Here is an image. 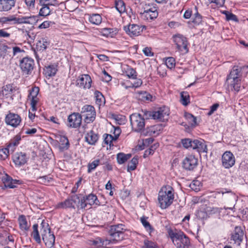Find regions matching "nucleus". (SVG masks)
<instances>
[{"label": "nucleus", "mask_w": 248, "mask_h": 248, "mask_svg": "<svg viewBox=\"0 0 248 248\" xmlns=\"http://www.w3.org/2000/svg\"><path fill=\"white\" fill-rule=\"evenodd\" d=\"M174 199V190L169 185L163 186L158 192V201L161 209H166L173 202Z\"/></svg>", "instance_id": "1"}, {"label": "nucleus", "mask_w": 248, "mask_h": 248, "mask_svg": "<svg viewBox=\"0 0 248 248\" xmlns=\"http://www.w3.org/2000/svg\"><path fill=\"white\" fill-rule=\"evenodd\" d=\"M168 233L176 248H189L190 247L189 238L182 232L169 230Z\"/></svg>", "instance_id": "2"}, {"label": "nucleus", "mask_w": 248, "mask_h": 248, "mask_svg": "<svg viewBox=\"0 0 248 248\" xmlns=\"http://www.w3.org/2000/svg\"><path fill=\"white\" fill-rule=\"evenodd\" d=\"M242 68L234 66L226 79V83L232 90L238 92L240 88V77Z\"/></svg>", "instance_id": "3"}, {"label": "nucleus", "mask_w": 248, "mask_h": 248, "mask_svg": "<svg viewBox=\"0 0 248 248\" xmlns=\"http://www.w3.org/2000/svg\"><path fill=\"white\" fill-rule=\"evenodd\" d=\"M40 233L46 246L49 248L53 247L55 244V237L51 231L48 223L44 220L41 224Z\"/></svg>", "instance_id": "4"}, {"label": "nucleus", "mask_w": 248, "mask_h": 248, "mask_svg": "<svg viewBox=\"0 0 248 248\" xmlns=\"http://www.w3.org/2000/svg\"><path fill=\"white\" fill-rule=\"evenodd\" d=\"M169 114V108L165 106L160 107L153 112L150 111H145L144 112L146 119H148V116H152L154 119L162 122L168 120Z\"/></svg>", "instance_id": "5"}, {"label": "nucleus", "mask_w": 248, "mask_h": 248, "mask_svg": "<svg viewBox=\"0 0 248 248\" xmlns=\"http://www.w3.org/2000/svg\"><path fill=\"white\" fill-rule=\"evenodd\" d=\"M125 230L124 226L122 224L111 226L108 233L112 239L108 240L110 241V244L122 240L124 238V232Z\"/></svg>", "instance_id": "6"}, {"label": "nucleus", "mask_w": 248, "mask_h": 248, "mask_svg": "<svg viewBox=\"0 0 248 248\" xmlns=\"http://www.w3.org/2000/svg\"><path fill=\"white\" fill-rule=\"evenodd\" d=\"M132 129L137 132H142L145 126V118L139 113H133L130 116Z\"/></svg>", "instance_id": "7"}, {"label": "nucleus", "mask_w": 248, "mask_h": 248, "mask_svg": "<svg viewBox=\"0 0 248 248\" xmlns=\"http://www.w3.org/2000/svg\"><path fill=\"white\" fill-rule=\"evenodd\" d=\"M80 114L84 117L85 122L88 124L93 122L96 117L94 108L89 105H85L81 108Z\"/></svg>", "instance_id": "8"}, {"label": "nucleus", "mask_w": 248, "mask_h": 248, "mask_svg": "<svg viewBox=\"0 0 248 248\" xmlns=\"http://www.w3.org/2000/svg\"><path fill=\"white\" fill-rule=\"evenodd\" d=\"M174 43L176 46L177 49L185 53L188 52L187 45L188 44L187 38L180 34L174 35L172 37Z\"/></svg>", "instance_id": "9"}, {"label": "nucleus", "mask_w": 248, "mask_h": 248, "mask_svg": "<svg viewBox=\"0 0 248 248\" xmlns=\"http://www.w3.org/2000/svg\"><path fill=\"white\" fill-rule=\"evenodd\" d=\"M141 18L147 21H151L156 18L158 16V12L155 7L145 6L143 8V12H140Z\"/></svg>", "instance_id": "10"}, {"label": "nucleus", "mask_w": 248, "mask_h": 248, "mask_svg": "<svg viewBox=\"0 0 248 248\" xmlns=\"http://www.w3.org/2000/svg\"><path fill=\"white\" fill-rule=\"evenodd\" d=\"M67 125L71 128L79 127L82 122V116L79 113L74 112L68 116Z\"/></svg>", "instance_id": "11"}, {"label": "nucleus", "mask_w": 248, "mask_h": 248, "mask_svg": "<svg viewBox=\"0 0 248 248\" xmlns=\"http://www.w3.org/2000/svg\"><path fill=\"white\" fill-rule=\"evenodd\" d=\"M34 65L33 59L25 57L23 58L20 62V66L22 71L26 74H29L33 70Z\"/></svg>", "instance_id": "12"}, {"label": "nucleus", "mask_w": 248, "mask_h": 248, "mask_svg": "<svg viewBox=\"0 0 248 248\" xmlns=\"http://www.w3.org/2000/svg\"><path fill=\"white\" fill-rule=\"evenodd\" d=\"M38 21V17L35 16H25L16 17L14 15V24H35Z\"/></svg>", "instance_id": "13"}, {"label": "nucleus", "mask_w": 248, "mask_h": 248, "mask_svg": "<svg viewBox=\"0 0 248 248\" xmlns=\"http://www.w3.org/2000/svg\"><path fill=\"white\" fill-rule=\"evenodd\" d=\"M146 28L144 25L139 26L137 24L130 25L128 27H124V30L131 36H138Z\"/></svg>", "instance_id": "14"}, {"label": "nucleus", "mask_w": 248, "mask_h": 248, "mask_svg": "<svg viewBox=\"0 0 248 248\" xmlns=\"http://www.w3.org/2000/svg\"><path fill=\"white\" fill-rule=\"evenodd\" d=\"M221 160L222 165L226 169L232 167L235 161L233 155L229 151H226L223 154Z\"/></svg>", "instance_id": "15"}, {"label": "nucleus", "mask_w": 248, "mask_h": 248, "mask_svg": "<svg viewBox=\"0 0 248 248\" xmlns=\"http://www.w3.org/2000/svg\"><path fill=\"white\" fill-rule=\"evenodd\" d=\"M5 121L7 125L16 127L19 125L21 119L18 114L9 113L6 116Z\"/></svg>", "instance_id": "16"}, {"label": "nucleus", "mask_w": 248, "mask_h": 248, "mask_svg": "<svg viewBox=\"0 0 248 248\" xmlns=\"http://www.w3.org/2000/svg\"><path fill=\"white\" fill-rule=\"evenodd\" d=\"M92 82L91 78L88 75H82L77 80V85L84 89H90Z\"/></svg>", "instance_id": "17"}, {"label": "nucleus", "mask_w": 248, "mask_h": 248, "mask_svg": "<svg viewBox=\"0 0 248 248\" xmlns=\"http://www.w3.org/2000/svg\"><path fill=\"white\" fill-rule=\"evenodd\" d=\"M198 159L192 155L186 156L183 162L184 168L188 170H193L197 165Z\"/></svg>", "instance_id": "18"}, {"label": "nucleus", "mask_w": 248, "mask_h": 248, "mask_svg": "<svg viewBox=\"0 0 248 248\" xmlns=\"http://www.w3.org/2000/svg\"><path fill=\"white\" fill-rule=\"evenodd\" d=\"M244 233L240 227L237 226L232 234L231 239L237 245H240L243 239Z\"/></svg>", "instance_id": "19"}, {"label": "nucleus", "mask_w": 248, "mask_h": 248, "mask_svg": "<svg viewBox=\"0 0 248 248\" xmlns=\"http://www.w3.org/2000/svg\"><path fill=\"white\" fill-rule=\"evenodd\" d=\"M192 148L196 150L199 153H207V145L202 140H193Z\"/></svg>", "instance_id": "20"}, {"label": "nucleus", "mask_w": 248, "mask_h": 248, "mask_svg": "<svg viewBox=\"0 0 248 248\" xmlns=\"http://www.w3.org/2000/svg\"><path fill=\"white\" fill-rule=\"evenodd\" d=\"M13 160L17 166H21L27 161V157L24 153H16L13 155Z\"/></svg>", "instance_id": "21"}, {"label": "nucleus", "mask_w": 248, "mask_h": 248, "mask_svg": "<svg viewBox=\"0 0 248 248\" xmlns=\"http://www.w3.org/2000/svg\"><path fill=\"white\" fill-rule=\"evenodd\" d=\"M16 0H0V12H8L15 6Z\"/></svg>", "instance_id": "22"}, {"label": "nucleus", "mask_w": 248, "mask_h": 248, "mask_svg": "<svg viewBox=\"0 0 248 248\" xmlns=\"http://www.w3.org/2000/svg\"><path fill=\"white\" fill-rule=\"evenodd\" d=\"M12 58V47L5 45H0V58L8 60Z\"/></svg>", "instance_id": "23"}, {"label": "nucleus", "mask_w": 248, "mask_h": 248, "mask_svg": "<svg viewBox=\"0 0 248 248\" xmlns=\"http://www.w3.org/2000/svg\"><path fill=\"white\" fill-rule=\"evenodd\" d=\"M118 32L117 28H105L99 30V34L106 37H114Z\"/></svg>", "instance_id": "24"}, {"label": "nucleus", "mask_w": 248, "mask_h": 248, "mask_svg": "<svg viewBox=\"0 0 248 248\" xmlns=\"http://www.w3.org/2000/svg\"><path fill=\"white\" fill-rule=\"evenodd\" d=\"M98 135L93 130H90L85 135L86 141L90 145H95L98 140Z\"/></svg>", "instance_id": "25"}, {"label": "nucleus", "mask_w": 248, "mask_h": 248, "mask_svg": "<svg viewBox=\"0 0 248 248\" xmlns=\"http://www.w3.org/2000/svg\"><path fill=\"white\" fill-rule=\"evenodd\" d=\"M2 181L5 187L13 188L16 186L18 181L13 179L11 177L6 174L2 178Z\"/></svg>", "instance_id": "26"}, {"label": "nucleus", "mask_w": 248, "mask_h": 248, "mask_svg": "<svg viewBox=\"0 0 248 248\" xmlns=\"http://www.w3.org/2000/svg\"><path fill=\"white\" fill-rule=\"evenodd\" d=\"M57 66L56 64H51L47 66H46L44 70L45 76L47 77L54 76L57 71Z\"/></svg>", "instance_id": "27"}, {"label": "nucleus", "mask_w": 248, "mask_h": 248, "mask_svg": "<svg viewBox=\"0 0 248 248\" xmlns=\"http://www.w3.org/2000/svg\"><path fill=\"white\" fill-rule=\"evenodd\" d=\"M39 4L42 7L39 10V15L43 16H46L51 14V9L43 1L41 3V0H39Z\"/></svg>", "instance_id": "28"}, {"label": "nucleus", "mask_w": 248, "mask_h": 248, "mask_svg": "<svg viewBox=\"0 0 248 248\" xmlns=\"http://www.w3.org/2000/svg\"><path fill=\"white\" fill-rule=\"evenodd\" d=\"M18 222L20 228L24 231H28L30 228V225L28 224L26 217L23 215H21L18 217Z\"/></svg>", "instance_id": "29"}, {"label": "nucleus", "mask_w": 248, "mask_h": 248, "mask_svg": "<svg viewBox=\"0 0 248 248\" xmlns=\"http://www.w3.org/2000/svg\"><path fill=\"white\" fill-rule=\"evenodd\" d=\"M102 19L101 16L97 14H93L89 16V21L94 25H99L102 22Z\"/></svg>", "instance_id": "30"}, {"label": "nucleus", "mask_w": 248, "mask_h": 248, "mask_svg": "<svg viewBox=\"0 0 248 248\" xmlns=\"http://www.w3.org/2000/svg\"><path fill=\"white\" fill-rule=\"evenodd\" d=\"M94 97L95 98V103L98 106L104 105L105 99L101 92L96 91L94 92Z\"/></svg>", "instance_id": "31"}, {"label": "nucleus", "mask_w": 248, "mask_h": 248, "mask_svg": "<svg viewBox=\"0 0 248 248\" xmlns=\"http://www.w3.org/2000/svg\"><path fill=\"white\" fill-rule=\"evenodd\" d=\"M49 45V42L46 38H42L37 43V47L40 50H45Z\"/></svg>", "instance_id": "32"}, {"label": "nucleus", "mask_w": 248, "mask_h": 248, "mask_svg": "<svg viewBox=\"0 0 248 248\" xmlns=\"http://www.w3.org/2000/svg\"><path fill=\"white\" fill-rule=\"evenodd\" d=\"M33 232L31 233V236L34 239V240L37 243H41V238L39 232L38 230V225L37 224H35L32 226Z\"/></svg>", "instance_id": "33"}, {"label": "nucleus", "mask_w": 248, "mask_h": 248, "mask_svg": "<svg viewBox=\"0 0 248 248\" xmlns=\"http://www.w3.org/2000/svg\"><path fill=\"white\" fill-rule=\"evenodd\" d=\"M85 197L86 199L87 203L89 205L91 206L94 204L96 205L99 204V201L95 195L90 194Z\"/></svg>", "instance_id": "34"}, {"label": "nucleus", "mask_w": 248, "mask_h": 248, "mask_svg": "<svg viewBox=\"0 0 248 248\" xmlns=\"http://www.w3.org/2000/svg\"><path fill=\"white\" fill-rule=\"evenodd\" d=\"M131 156V154H124L122 153H119L117 156L118 163L122 164L125 162Z\"/></svg>", "instance_id": "35"}, {"label": "nucleus", "mask_w": 248, "mask_h": 248, "mask_svg": "<svg viewBox=\"0 0 248 248\" xmlns=\"http://www.w3.org/2000/svg\"><path fill=\"white\" fill-rule=\"evenodd\" d=\"M16 89L14 87H13V85L11 84L6 85V86L3 87V89L2 90V94L4 95H11L15 91Z\"/></svg>", "instance_id": "36"}, {"label": "nucleus", "mask_w": 248, "mask_h": 248, "mask_svg": "<svg viewBox=\"0 0 248 248\" xmlns=\"http://www.w3.org/2000/svg\"><path fill=\"white\" fill-rule=\"evenodd\" d=\"M181 103L184 106H187L190 103L189 95L186 92L181 93Z\"/></svg>", "instance_id": "37"}, {"label": "nucleus", "mask_w": 248, "mask_h": 248, "mask_svg": "<svg viewBox=\"0 0 248 248\" xmlns=\"http://www.w3.org/2000/svg\"><path fill=\"white\" fill-rule=\"evenodd\" d=\"M138 163V159L137 157H134L130 162L127 165V170L130 172L132 170H134L137 167V165Z\"/></svg>", "instance_id": "38"}, {"label": "nucleus", "mask_w": 248, "mask_h": 248, "mask_svg": "<svg viewBox=\"0 0 248 248\" xmlns=\"http://www.w3.org/2000/svg\"><path fill=\"white\" fill-rule=\"evenodd\" d=\"M115 7L121 14L125 12V4L122 0H118L115 2Z\"/></svg>", "instance_id": "39"}, {"label": "nucleus", "mask_w": 248, "mask_h": 248, "mask_svg": "<svg viewBox=\"0 0 248 248\" xmlns=\"http://www.w3.org/2000/svg\"><path fill=\"white\" fill-rule=\"evenodd\" d=\"M11 22L14 24V15L0 17V23L2 24H11Z\"/></svg>", "instance_id": "40"}, {"label": "nucleus", "mask_w": 248, "mask_h": 248, "mask_svg": "<svg viewBox=\"0 0 248 248\" xmlns=\"http://www.w3.org/2000/svg\"><path fill=\"white\" fill-rule=\"evenodd\" d=\"M162 129L161 125H155L151 126L149 128L148 132L150 135H158L159 133V131Z\"/></svg>", "instance_id": "41"}, {"label": "nucleus", "mask_w": 248, "mask_h": 248, "mask_svg": "<svg viewBox=\"0 0 248 248\" xmlns=\"http://www.w3.org/2000/svg\"><path fill=\"white\" fill-rule=\"evenodd\" d=\"M57 207L59 208H72L71 198L66 199L63 202L58 203Z\"/></svg>", "instance_id": "42"}, {"label": "nucleus", "mask_w": 248, "mask_h": 248, "mask_svg": "<svg viewBox=\"0 0 248 248\" xmlns=\"http://www.w3.org/2000/svg\"><path fill=\"white\" fill-rule=\"evenodd\" d=\"M60 141L62 142L60 145V148L62 150L68 149L69 146L68 139L65 137H62L60 139Z\"/></svg>", "instance_id": "43"}, {"label": "nucleus", "mask_w": 248, "mask_h": 248, "mask_svg": "<svg viewBox=\"0 0 248 248\" xmlns=\"http://www.w3.org/2000/svg\"><path fill=\"white\" fill-rule=\"evenodd\" d=\"M147 217H141L140 220L143 226L146 229V230L148 231L149 233H151L153 231V229L150 224L149 222L147 220Z\"/></svg>", "instance_id": "44"}, {"label": "nucleus", "mask_w": 248, "mask_h": 248, "mask_svg": "<svg viewBox=\"0 0 248 248\" xmlns=\"http://www.w3.org/2000/svg\"><path fill=\"white\" fill-rule=\"evenodd\" d=\"M222 13L225 15L227 20H232L236 22L238 21L237 16L232 13L227 11H224Z\"/></svg>", "instance_id": "45"}, {"label": "nucleus", "mask_w": 248, "mask_h": 248, "mask_svg": "<svg viewBox=\"0 0 248 248\" xmlns=\"http://www.w3.org/2000/svg\"><path fill=\"white\" fill-rule=\"evenodd\" d=\"M165 64L168 68L172 69L175 67V60L172 57L167 58L165 61Z\"/></svg>", "instance_id": "46"}, {"label": "nucleus", "mask_w": 248, "mask_h": 248, "mask_svg": "<svg viewBox=\"0 0 248 248\" xmlns=\"http://www.w3.org/2000/svg\"><path fill=\"white\" fill-rule=\"evenodd\" d=\"M100 160L96 159L90 163L88 165V172H91L94 170L99 164Z\"/></svg>", "instance_id": "47"}, {"label": "nucleus", "mask_w": 248, "mask_h": 248, "mask_svg": "<svg viewBox=\"0 0 248 248\" xmlns=\"http://www.w3.org/2000/svg\"><path fill=\"white\" fill-rule=\"evenodd\" d=\"M71 203L73 208L77 207L78 208V204L79 203V197L77 195H73L71 197Z\"/></svg>", "instance_id": "48"}, {"label": "nucleus", "mask_w": 248, "mask_h": 248, "mask_svg": "<svg viewBox=\"0 0 248 248\" xmlns=\"http://www.w3.org/2000/svg\"><path fill=\"white\" fill-rule=\"evenodd\" d=\"M181 142L185 148L188 149L189 148H192V144H193V140L190 139H184L181 140Z\"/></svg>", "instance_id": "49"}, {"label": "nucleus", "mask_w": 248, "mask_h": 248, "mask_svg": "<svg viewBox=\"0 0 248 248\" xmlns=\"http://www.w3.org/2000/svg\"><path fill=\"white\" fill-rule=\"evenodd\" d=\"M9 155V149L7 148L0 149V160H5Z\"/></svg>", "instance_id": "50"}, {"label": "nucleus", "mask_w": 248, "mask_h": 248, "mask_svg": "<svg viewBox=\"0 0 248 248\" xmlns=\"http://www.w3.org/2000/svg\"><path fill=\"white\" fill-rule=\"evenodd\" d=\"M126 74L128 78L132 79H136L137 76L136 70L132 68H128L127 70Z\"/></svg>", "instance_id": "51"}, {"label": "nucleus", "mask_w": 248, "mask_h": 248, "mask_svg": "<svg viewBox=\"0 0 248 248\" xmlns=\"http://www.w3.org/2000/svg\"><path fill=\"white\" fill-rule=\"evenodd\" d=\"M104 141L106 144L111 145V143L114 140H116L115 138H114L112 135L110 134H105L104 135Z\"/></svg>", "instance_id": "52"}, {"label": "nucleus", "mask_w": 248, "mask_h": 248, "mask_svg": "<svg viewBox=\"0 0 248 248\" xmlns=\"http://www.w3.org/2000/svg\"><path fill=\"white\" fill-rule=\"evenodd\" d=\"M53 24H54V22L47 20L45 21L39 26L38 28L40 29H47Z\"/></svg>", "instance_id": "53"}, {"label": "nucleus", "mask_w": 248, "mask_h": 248, "mask_svg": "<svg viewBox=\"0 0 248 248\" xmlns=\"http://www.w3.org/2000/svg\"><path fill=\"white\" fill-rule=\"evenodd\" d=\"M142 248H158V247L155 243L152 241L145 240L144 241V245L143 246Z\"/></svg>", "instance_id": "54"}, {"label": "nucleus", "mask_w": 248, "mask_h": 248, "mask_svg": "<svg viewBox=\"0 0 248 248\" xmlns=\"http://www.w3.org/2000/svg\"><path fill=\"white\" fill-rule=\"evenodd\" d=\"M88 203L85 197H82L81 199L79 198V203L78 204V208L84 209L87 207Z\"/></svg>", "instance_id": "55"}, {"label": "nucleus", "mask_w": 248, "mask_h": 248, "mask_svg": "<svg viewBox=\"0 0 248 248\" xmlns=\"http://www.w3.org/2000/svg\"><path fill=\"white\" fill-rule=\"evenodd\" d=\"M136 80L131 84V85L129 86V88H137L140 87L142 84V81L140 78H136Z\"/></svg>", "instance_id": "56"}, {"label": "nucleus", "mask_w": 248, "mask_h": 248, "mask_svg": "<svg viewBox=\"0 0 248 248\" xmlns=\"http://www.w3.org/2000/svg\"><path fill=\"white\" fill-rule=\"evenodd\" d=\"M43 1L49 7V6H56L59 4L57 0H41V3H42Z\"/></svg>", "instance_id": "57"}, {"label": "nucleus", "mask_w": 248, "mask_h": 248, "mask_svg": "<svg viewBox=\"0 0 248 248\" xmlns=\"http://www.w3.org/2000/svg\"><path fill=\"white\" fill-rule=\"evenodd\" d=\"M39 89L38 87H34L32 89L31 92H30V95H29V98H37V96L39 93Z\"/></svg>", "instance_id": "58"}, {"label": "nucleus", "mask_w": 248, "mask_h": 248, "mask_svg": "<svg viewBox=\"0 0 248 248\" xmlns=\"http://www.w3.org/2000/svg\"><path fill=\"white\" fill-rule=\"evenodd\" d=\"M157 146H158V145L154 144L153 146H152L150 148L146 150L145 151V153L144 155V157H145V155H153V153H154L155 150L157 147Z\"/></svg>", "instance_id": "59"}, {"label": "nucleus", "mask_w": 248, "mask_h": 248, "mask_svg": "<svg viewBox=\"0 0 248 248\" xmlns=\"http://www.w3.org/2000/svg\"><path fill=\"white\" fill-rule=\"evenodd\" d=\"M31 99V109L32 111H34L36 110V105L38 102L37 98H30Z\"/></svg>", "instance_id": "60"}, {"label": "nucleus", "mask_w": 248, "mask_h": 248, "mask_svg": "<svg viewBox=\"0 0 248 248\" xmlns=\"http://www.w3.org/2000/svg\"><path fill=\"white\" fill-rule=\"evenodd\" d=\"M25 2L29 9L34 8L35 0H25Z\"/></svg>", "instance_id": "61"}, {"label": "nucleus", "mask_w": 248, "mask_h": 248, "mask_svg": "<svg viewBox=\"0 0 248 248\" xmlns=\"http://www.w3.org/2000/svg\"><path fill=\"white\" fill-rule=\"evenodd\" d=\"M23 51V50H21V48L18 46L13 47L12 48V58Z\"/></svg>", "instance_id": "62"}, {"label": "nucleus", "mask_w": 248, "mask_h": 248, "mask_svg": "<svg viewBox=\"0 0 248 248\" xmlns=\"http://www.w3.org/2000/svg\"><path fill=\"white\" fill-rule=\"evenodd\" d=\"M37 180L39 183L44 185L47 184L49 182L46 176L40 177L37 179Z\"/></svg>", "instance_id": "63"}, {"label": "nucleus", "mask_w": 248, "mask_h": 248, "mask_svg": "<svg viewBox=\"0 0 248 248\" xmlns=\"http://www.w3.org/2000/svg\"><path fill=\"white\" fill-rule=\"evenodd\" d=\"M185 116L186 118V119H187L188 120H189L190 121V122H191V125H193V124H196V119L192 114L187 113L185 115Z\"/></svg>", "instance_id": "64"}]
</instances>
